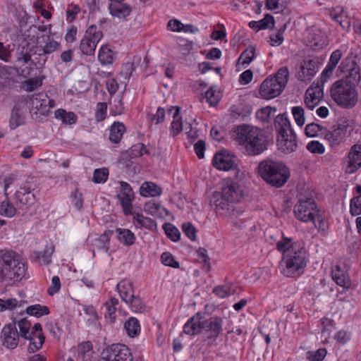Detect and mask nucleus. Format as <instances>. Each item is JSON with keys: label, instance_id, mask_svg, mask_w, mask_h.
<instances>
[{"label": "nucleus", "instance_id": "1", "mask_svg": "<svg viewBox=\"0 0 361 361\" xmlns=\"http://www.w3.org/2000/svg\"><path fill=\"white\" fill-rule=\"evenodd\" d=\"M276 247L279 251L283 252L280 262L281 272L288 277L300 275L307 265V254L303 245L292 243L290 238H284L277 243Z\"/></svg>", "mask_w": 361, "mask_h": 361}, {"label": "nucleus", "instance_id": "2", "mask_svg": "<svg viewBox=\"0 0 361 361\" xmlns=\"http://www.w3.org/2000/svg\"><path fill=\"white\" fill-rule=\"evenodd\" d=\"M222 324L220 317H213L204 319L202 314L197 312L185 324L183 332L191 336L202 334L207 344L212 345L223 331Z\"/></svg>", "mask_w": 361, "mask_h": 361}, {"label": "nucleus", "instance_id": "3", "mask_svg": "<svg viewBox=\"0 0 361 361\" xmlns=\"http://www.w3.org/2000/svg\"><path fill=\"white\" fill-rule=\"evenodd\" d=\"M27 266L22 257L9 250H0V283L10 284L25 277Z\"/></svg>", "mask_w": 361, "mask_h": 361}, {"label": "nucleus", "instance_id": "4", "mask_svg": "<svg viewBox=\"0 0 361 361\" xmlns=\"http://www.w3.org/2000/svg\"><path fill=\"white\" fill-rule=\"evenodd\" d=\"M258 172L264 180L276 188L282 187L290 177L289 169L283 162L269 159L259 163Z\"/></svg>", "mask_w": 361, "mask_h": 361}, {"label": "nucleus", "instance_id": "5", "mask_svg": "<svg viewBox=\"0 0 361 361\" xmlns=\"http://www.w3.org/2000/svg\"><path fill=\"white\" fill-rule=\"evenodd\" d=\"M243 196V190L238 183L228 180L224 183L221 191H216L213 193L210 202L214 207V209H217L221 207V206L227 207L240 202Z\"/></svg>", "mask_w": 361, "mask_h": 361}, {"label": "nucleus", "instance_id": "6", "mask_svg": "<svg viewBox=\"0 0 361 361\" xmlns=\"http://www.w3.org/2000/svg\"><path fill=\"white\" fill-rule=\"evenodd\" d=\"M331 97L338 105L345 108H353L357 102L355 87L343 80H338L332 85Z\"/></svg>", "mask_w": 361, "mask_h": 361}, {"label": "nucleus", "instance_id": "7", "mask_svg": "<svg viewBox=\"0 0 361 361\" xmlns=\"http://www.w3.org/2000/svg\"><path fill=\"white\" fill-rule=\"evenodd\" d=\"M354 129L355 123L353 120L341 118L330 130L325 129L322 135L329 145L334 147L343 142L346 137L350 136Z\"/></svg>", "mask_w": 361, "mask_h": 361}, {"label": "nucleus", "instance_id": "8", "mask_svg": "<svg viewBox=\"0 0 361 361\" xmlns=\"http://www.w3.org/2000/svg\"><path fill=\"white\" fill-rule=\"evenodd\" d=\"M316 209V204L311 197L300 194L294 207V214L298 220L303 222L312 221L314 225H317L315 214L317 210Z\"/></svg>", "mask_w": 361, "mask_h": 361}, {"label": "nucleus", "instance_id": "9", "mask_svg": "<svg viewBox=\"0 0 361 361\" xmlns=\"http://www.w3.org/2000/svg\"><path fill=\"white\" fill-rule=\"evenodd\" d=\"M103 37L102 32L95 25H90L86 30L83 38L81 39L79 48L82 54L93 55L97 44Z\"/></svg>", "mask_w": 361, "mask_h": 361}, {"label": "nucleus", "instance_id": "10", "mask_svg": "<svg viewBox=\"0 0 361 361\" xmlns=\"http://www.w3.org/2000/svg\"><path fill=\"white\" fill-rule=\"evenodd\" d=\"M102 361H133L130 349L125 345L116 343L103 350Z\"/></svg>", "mask_w": 361, "mask_h": 361}, {"label": "nucleus", "instance_id": "11", "mask_svg": "<svg viewBox=\"0 0 361 361\" xmlns=\"http://www.w3.org/2000/svg\"><path fill=\"white\" fill-rule=\"evenodd\" d=\"M216 212L228 218V223L236 228L241 229L245 227L244 225V210L235 204L222 207L215 209Z\"/></svg>", "mask_w": 361, "mask_h": 361}, {"label": "nucleus", "instance_id": "12", "mask_svg": "<svg viewBox=\"0 0 361 361\" xmlns=\"http://www.w3.org/2000/svg\"><path fill=\"white\" fill-rule=\"evenodd\" d=\"M339 68L345 74V78L341 80H345L348 84L356 87L360 81L361 74L360 67L357 65L355 61L352 57H347L342 61Z\"/></svg>", "mask_w": 361, "mask_h": 361}, {"label": "nucleus", "instance_id": "13", "mask_svg": "<svg viewBox=\"0 0 361 361\" xmlns=\"http://www.w3.org/2000/svg\"><path fill=\"white\" fill-rule=\"evenodd\" d=\"M30 104L32 109H35L40 114H45L51 108L54 107L55 101L49 98L44 92L34 94L30 97Z\"/></svg>", "mask_w": 361, "mask_h": 361}, {"label": "nucleus", "instance_id": "14", "mask_svg": "<svg viewBox=\"0 0 361 361\" xmlns=\"http://www.w3.org/2000/svg\"><path fill=\"white\" fill-rule=\"evenodd\" d=\"M244 148L250 156L260 154L267 149V140L259 128L255 133L254 139H251Z\"/></svg>", "mask_w": 361, "mask_h": 361}, {"label": "nucleus", "instance_id": "15", "mask_svg": "<svg viewBox=\"0 0 361 361\" xmlns=\"http://www.w3.org/2000/svg\"><path fill=\"white\" fill-rule=\"evenodd\" d=\"M121 191L117 197L121 202L123 211L126 215L133 214L132 202L134 199V193L130 185L124 181L120 182Z\"/></svg>", "mask_w": 361, "mask_h": 361}, {"label": "nucleus", "instance_id": "16", "mask_svg": "<svg viewBox=\"0 0 361 361\" xmlns=\"http://www.w3.org/2000/svg\"><path fill=\"white\" fill-rule=\"evenodd\" d=\"M319 69L317 59H305L301 62L300 71L297 73V78L303 82L310 81Z\"/></svg>", "mask_w": 361, "mask_h": 361}, {"label": "nucleus", "instance_id": "17", "mask_svg": "<svg viewBox=\"0 0 361 361\" xmlns=\"http://www.w3.org/2000/svg\"><path fill=\"white\" fill-rule=\"evenodd\" d=\"M258 128L243 124L236 127L233 133L232 137L239 145L245 147L247 143L251 140L254 139V135L256 133Z\"/></svg>", "mask_w": 361, "mask_h": 361}, {"label": "nucleus", "instance_id": "18", "mask_svg": "<svg viewBox=\"0 0 361 361\" xmlns=\"http://www.w3.org/2000/svg\"><path fill=\"white\" fill-rule=\"evenodd\" d=\"M283 87L271 77L267 78L262 83L259 88V94L266 99H270L279 96Z\"/></svg>", "mask_w": 361, "mask_h": 361}, {"label": "nucleus", "instance_id": "19", "mask_svg": "<svg viewBox=\"0 0 361 361\" xmlns=\"http://www.w3.org/2000/svg\"><path fill=\"white\" fill-rule=\"evenodd\" d=\"M39 55H49L61 49V44L49 35H43L37 40Z\"/></svg>", "mask_w": 361, "mask_h": 361}, {"label": "nucleus", "instance_id": "20", "mask_svg": "<svg viewBox=\"0 0 361 361\" xmlns=\"http://www.w3.org/2000/svg\"><path fill=\"white\" fill-rule=\"evenodd\" d=\"M212 164L216 169L224 171L231 170L236 166L235 157L226 151L216 153Z\"/></svg>", "mask_w": 361, "mask_h": 361}, {"label": "nucleus", "instance_id": "21", "mask_svg": "<svg viewBox=\"0 0 361 361\" xmlns=\"http://www.w3.org/2000/svg\"><path fill=\"white\" fill-rule=\"evenodd\" d=\"M4 345L11 349H14L18 344L19 334L17 331L16 322H13L4 326L1 331Z\"/></svg>", "mask_w": 361, "mask_h": 361}, {"label": "nucleus", "instance_id": "22", "mask_svg": "<svg viewBox=\"0 0 361 361\" xmlns=\"http://www.w3.org/2000/svg\"><path fill=\"white\" fill-rule=\"evenodd\" d=\"M279 149L284 154H290L298 149V142L296 140V135L295 133L290 134H282L278 136Z\"/></svg>", "mask_w": 361, "mask_h": 361}, {"label": "nucleus", "instance_id": "23", "mask_svg": "<svg viewBox=\"0 0 361 361\" xmlns=\"http://www.w3.org/2000/svg\"><path fill=\"white\" fill-rule=\"evenodd\" d=\"M348 172L355 173L361 167V145H354L348 153Z\"/></svg>", "mask_w": 361, "mask_h": 361}, {"label": "nucleus", "instance_id": "24", "mask_svg": "<svg viewBox=\"0 0 361 361\" xmlns=\"http://www.w3.org/2000/svg\"><path fill=\"white\" fill-rule=\"evenodd\" d=\"M323 96V89L312 84L311 87L307 89L305 93V102L306 106L312 110L319 103V99Z\"/></svg>", "mask_w": 361, "mask_h": 361}, {"label": "nucleus", "instance_id": "25", "mask_svg": "<svg viewBox=\"0 0 361 361\" xmlns=\"http://www.w3.org/2000/svg\"><path fill=\"white\" fill-rule=\"evenodd\" d=\"M121 1H112L109 6V8L112 16L119 19H124L130 15L132 8L129 5L123 4Z\"/></svg>", "mask_w": 361, "mask_h": 361}, {"label": "nucleus", "instance_id": "26", "mask_svg": "<svg viewBox=\"0 0 361 361\" xmlns=\"http://www.w3.org/2000/svg\"><path fill=\"white\" fill-rule=\"evenodd\" d=\"M309 34L310 35L311 46L314 50L322 49L327 45L326 35L319 29L312 27Z\"/></svg>", "mask_w": 361, "mask_h": 361}, {"label": "nucleus", "instance_id": "27", "mask_svg": "<svg viewBox=\"0 0 361 361\" xmlns=\"http://www.w3.org/2000/svg\"><path fill=\"white\" fill-rule=\"evenodd\" d=\"M16 195L19 201L24 204H33L36 200L34 188H32L27 183L20 188Z\"/></svg>", "mask_w": 361, "mask_h": 361}, {"label": "nucleus", "instance_id": "28", "mask_svg": "<svg viewBox=\"0 0 361 361\" xmlns=\"http://www.w3.org/2000/svg\"><path fill=\"white\" fill-rule=\"evenodd\" d=\"M274 126L278 132V136H281L282 134L286 135L294 133L291 128L290 121L285 114H279L276 117Z\"/></svg>", "mask_w": 361, "mask_h": 361}, {"label": "nucleus", "instance_id": "29", "mask_svg": "<svg viewBox=\"0 0 361 361\" xmlns=\"http://www.w3.org/2000/svg\"><path fill=\"white\" fill-rule=\"evenodd\" d=\"M133 224L137 228H146L154 230L157 228L156 222L149 217L144 216L142 214L133 213Z\"/></svg>", "mask_w": 361, "mask_h": 361}, {"label": "nucleus", "instance_id": "30", "mask_svg": "<svg viewBox=\"0 0 361 361\" xmlns=\"http://www.w3.org/2000/svg\"><path fill=\"white\" fill-rule=\"evenodd\" d=\"M332 278L336 284L340 286L349 288L351 285L350 277L340 265H336L335 269L332 270Z\"/></svg>", "mask_w": 361, "mask_h": 361}, {"label": "nucleus", "instance_id": "31", "mask_svg": "<svg viewBox=\"0 0 361 361\" xmlns=\"http://www.w3.org/2000/svg\"><path fill=\"white\" fill-rule=\"evenodd\" d=\"M116 289L121 298L125 302L129 301L131 295H134L133 283L128 279H123L120 281L116 286Z\"/></svg>", "mask_w": 361, "mask_h": 361}, {"label": "nucleus", "instance_id": "32", "mask_svg": "<svg viewBox=\"0 0 361 361\" xmlns=\"http://www.w3.org/2000/svg\"><path fill=\"white\" fill-rule=\"evenodd\" d=\"M173 112V121L171 126V134L173 137L176 136L183 129V123L180 116V108L171 106L169 109V113Z\"/></svg>", "mask_w": 361, "mask_h": 361}, {"label": "nucleus", "instance_id": "33", "mask_svg": "<svg viewBox=\"0 0 361 361\" xmlns=\"http://www.w3.org/2000/svg\"><path fill=\"white\" fill-rule=\"evenodd\" d=\"M116 233L118 240L124 245L130 246L135 243V235L130 230L118 228L116 229Z\"/></svg>", "mask_w": 361, "mask_h": 361}, {"label": "nucleus", "instance_id": "34", "mask_svg": "<svg viewBox=\"0 0 361 361\" xmlns=\"http://www.w3.org/2000/svg\"><path fill=\"white\" fill-rule=\"evenodd\" d=\"M161 188L152 182H145L140 187V195L145 197H156L161 194Z\"/></svg>", "mask_w": 361, "mask_h": 361}, {"label": "nucleus", "instance_id": "35", "mask_svg": "<svg viewBox=\"0 0 361 361\" xmlns=\"http://www.w3.org/2000/svg\"><path fill=\"white\" fill-rule=\"evenodd\" d=\"M25 117L19 105H15L12 109L9 121L11 129H16L17 127L24 123Z\"/></svg>", "mask_w": 361, "mask_h": 361}, {"label": "nucleus", "instance_id": "36", "mask_svg": "<svg viewBox=\"0 0 361 361\" xmlns=\"http://www.w3.org/2000/svg\"><path fill=\"white\" fill-rule=\"evenodd\" d=\"M126 130L125 126L122 123H114L111 127L109 140L114 143H118Z\"/></svg>", "mask_w": 361, "mask_h": 361}, {"label": "nucleus", "instance_id": "37", "mask_svg": "<svg viewBox=\"0 0 361 361\" xmlns=\"http://www.w3.org/2000/svg\"><path fill=\"white\" fill-rule=\"evenodd\" d=\"M124 329L130 337H135L140 332V324L138 319L135 317H130L124 323Z\"/></svg>", "mask_w": 361, "mask_h": 361}, {"label": "nucleus", "instance_id": "38", "mask_svg": "<svg viewBox=\"0 0 361 361\" xmlns=\"http://www.w3.org/2000/svg\"><path fill=\"white\" fill-rule=\"evenodd\" d=\"M26 339L30 340V345L27 348L28 353H34L42 347V345L44 343L45 337L44 336L43 334H39L36 335L30 334V337Z\"/></svg>", "mask_w": 361, "mask_h": 361}, {"label": "nucleus", "instance_id": "39", "mask_svg": "<svg viewBox=\"0 0 361 361\" xmlns=\"http://www.w3.org/2000/svg\"><path fill=\"white\" fill-rule=\"evenodd\" d=\"M118 305V300L112 298L109 302H106L104 305L105 308V317L109 320L110 322L113 323L116 319V312L117 310V305Z\"/></svg>", "mask_w": 361, "mask_h": 361}, {"label": "nucleus", "instance_id": "40", "mask_svg": "<svg viewBox=\"0 0 361 361\" xmlns=\"http://www.w3.org/2000/svg\"><path fill=\"white\" fill-rule=\"evenodd\" d=\"M55 117L66 125H73L77 121V116L73 112H67L63 109H59L55 111Z\"/></svg>", "mask_w": 361, "mask_h": 361}, {"label": "nucleus", "instance_id": "41", "mask_svg": "<svg viewBox=\"0 0 361 361\" xmlns=\"http://www.w3.org/2000/svg\"><path fill=\"white\" fill-rule=\"evenodd\" d=\"M54 252L52 246L46 247L43 251H35V257L44 264H49L51 259V255Z\"/></svg>", "mask_w": 361, "mask_h": 361}, {"label": "nucleus", "instance_id": "42", "mask_svg": "<svg viewBox=\"0 0 361 361\" xmlns=\"http://www.w3.org/2000/svg\"><path fill=\"white\" fill-rule=\"evenodd\" d=\"M98 59L102 65L112 63L114 61L112 51L107 47H102L99 51Z\"/></svg>", "mask_w": 361, "mask_h": 361}, {"label": "nucleus", "instance_id": "43", "mask_svg": "<svg viewBox=\"0 0 361 361\" xmlns=\"http://www.w3.org/2000/svg\"><path fill=\"white\" fill-rule=\"evenodd\" d=\"M26 312L30 315L39 317L43 315L49 314V310L47 306L37 304L27 307L26 309Z\"/></svg>", "mask_w": 361, "mask_h": 361}, {"label": "nucleus", "instance_id": "44", "mask_svg": "<svg viewBox=\"0 0 361 361\" xmlns=\"http://www.w3.org/2000/svg\"><path fill=\"white\" fill-rule=\"evenodd\" d=\"M256 49L253 46H250L244 50L240 54L238 61H241L242 65H248L254 59L255 56Z\"/></svg>", "mask_w": 361, "mask_h": 361}, {"label": "nucleus", "instance_id": "45", "mask_svg": "<svg viewBox=\"0 0 361 361\" xmlns=\"http://www.w3.org/2000/svg\"><path fill=\"white\" fill-rule=\"evenodd\" d=\"M334 67L326 65V68L322 71L320 78L313 82V84L318 85L319 87L324 88V84L329 79L333 73Z\"/></svg>", "mask_w": 361, "mask_h": 361}, {"label": "nucleus", "instance_id": "46", "mask_svg": "<svg viewBox=\"0 0 361 361\" xmlns=\"http://www.w3.org/2000/svg\"><path fill=\"white\" fill-rule=\"evenodd\" d=\"M289 77L288 68L286 66L281 68L274 77H271L274 80H276L279 85H281L282 87H285Z\"/></svg>", "mask_w": 361, "mask_h": 361}, {"label": "nucleus", "instance_id": "47", "mask_svg": "<svg viewBox=\"0 0 361 361\" xmlns=\"http://www.w3.org/2000/svg\"><path fill=\"white\" fill-rule=\"evenodd\" d=\"M163 228L166 235L173 241L176 242L180 239V233L178 228L170 223H165Z\"/></svg>", "mask_w": 361, "mask_h": 361}, {"label": "nucleus", "instance_id": "48", "mask_svg": "<svg viewBox=\"0 0 361 361\" xmlns=\"http://www.w3.org/2000/svg\"><path fill=\"white\" fill-rule=\"evenodd\" d=\"M126 303L128 304L135 312H141L145 309V305L141 298L134 295H131L129 301H126Z\"/></svg>", "mask_w": 361, "mask_h": 361}, {"label": "nucleus", "instance_id": "49", "mask_svg": "<svg viewBox=\"0 0 361 361\" xmlns=\"http://www.w3.org/2000/svg\"><path fill=\"white\" fill-rule=\"evenodd\" d=\"M16 208L8 200L3 201L0 204V214L6 217H13L16 214Z\"/></svg>", "mask_w": 361, "mask_h": 361}, {"label": "nucleus", "instance_id": "50", "mask_svg": "<svg viewBox=\"0 0 361 361\" xmlns=\"http://www.w3.org/2000/svg\"><path fill=\"white\" fill-rule=\"evenodd\" d=\"M292 114L295 119V123L299 126H302L305 122V111L301 106H293L292 108Z\"/></svg>", "mask_w": 361, "mask_h": 361}, {"label": "nucleus", "instance_id": "51", "mask_svg": "<svg viewBox=\"0 0 361 361\" xmlns=\"http://www.w3.org/2000/svg\"><path fill=\"white\" fill-rule=\"evenodd\" d=\"M109 176V171L106 168L97 169L94 171L92 180L96 183H104Z\"/></svg>", "mask_w": 361, "mask_h": 361}, {"label": "nucleus", "instance_id": "52", "mask_svg": "<svg viewBox=\"0 0 361 361\" xmlns=\"http://www.w3.org/2000/svg\"><path fill=\"white\" fill-rule=\"evenodd\" d=\"M276 111V109L275 108L267 106L259 110L257 112L256 116L259 120L263 122H268L270 119L271 114H274Z\"/></svg>", "mask_w": 361, "mask_h": 361}, {"label": "nucleus", "instance_id": "53", "mask_svg": "<svg viewBox=\"0 0 361 361\" xmlns=\"http://www.w3.org/2000/svg\"><path fill=\"white\" fill-rule=\"evenodd\" d=\"M18 326L20 329V334L22 337L27 338L30 335V326L31 324L27 321V319L23 318L18 321Z\"/></svg>", "mask_w": 361, "mask_h": 361}, {"label": "nucleus", "instance_id": "54", "mask_svg": "<svg viewBox=\"0 0 361 361\" xmlns=\"http://www.w3.org/2000/svg\"><path fill=\"white\" fill-rule=\"evenodd\" d=\"M258 23L259 30L272 29L275 25L274 18L269 13H267L263 19L258 20Z\"/></svg>", "mask_w": 361, "mask_h": 361}, {"label": "nucleus", "instance_id": "55", "mask_svg": "<svg viewBox=\"0 0 361 361\" xmlns=\"http://www.w3.org/2000/svg\"><path fill=\"white\" fill-rule=\"evenodd\" d=\"M325 128L322 127L320 125L312 123L307 124L305 127V135L307 137H315L318 135L319 132H324Z\"/></svg>", "mask_w": 361, "mask_h": 361}, {"label": "nucleus", "instance_id": "56", "mask_svg": "<svg viewBox=\"0 0 361 361\" xmlns=\"http://www.w3.org/2000/svg\"><path fill=\"white\" fill-rule=\"evenodd\" d=\"M182 230L185 235L191 240H196L197 235V229L190 222H185L182 225Z\"/></svg>", "mask_w": 361, "mask_h": 361}, {"label": "nucleus", "instance_id": "57", "mask_svg": "<svg viewBox=\"0 0 361 361\" xmlns=\"http://www.w3.org/2000/svg\"><path fill=\"white\" fill-rule=\"evenodd\" d=\"M350 212L353 216L361 214V194L351 200Z\"/></svg>", "mask_w": 361, "mask_h": 361}, {"label": "nucleus", "instance_id": "58", "mask_svg": "<svg viewBox=\"0 0 361 361\" xmlns=\"http://www.w3.org/2000/svg\"><path fill=\"white\" fill-rule=\"evenodd\" d=\"M162 263L166 266H169L173 268H178L179 263L177 262L173 255L169 252H164L161 256Z\"/></svg>", "mask_w": 361, "mask_h": 361}, {"label": "nucleus", "instance_id": "59", "mask_svg": "<svg viewBox=\"0 0 361 361\" xmlns=\"http://www.w3.org/2000/svg\"><path fill=\"white\" fill-rule=\"evenodd\" d=\"M111 111L114 115H120L123 113L124 105L121 96H118L114 99Z\"/></svg>", "mask_w": 361, "mask_h": 361}, {"label": "nucleus", "instance_id": "60", "mask_svg": "<svg viewBox=\"0 0 361 361\" xmlns=\"http://www.w3.org/2000/svg\"><path fill=\"white\" fill-rule=\"evenodd\" d=\"M135 70L134 64L132 62H127L124 63L120 71V75L125 80H128Z\"/></svg>", "mask_w": 361, "mask_h": 361}, {"label": "nucleus", "instance_id": "61", "mask_svg": "<svg viewBox=\"0 0 361 361\" xmlns=\"http://www.w3.org/2000/svg\"><path fill=\"white\" fill-rule=\"evenodd\" d=\"M307 149L312 153L322 154L324 152V145L318 141H311L307 145Z\"/></svg>", "mask_w": 361, "mask_h": 361}, {"label": "nucleus", "instance_id": "62", "mask_svg": "<svg viewBox=\"0 0 361 361\" xmlns=\"http://www.w3.org/2000/svg\"><path fill=\"white\" fill-rule=\"evenodd\" d=\"M107 105L104 102H99L97 105V112L95 117L97 121H102L105 118L106 114Z\"/></svg>", "mask_w": 361, "mask_h": 361}, {"label": "nucleus", "instance_id": "63", "mask_svg": "<svg viewBox=\"0 0 361 361\" xmlns=\"http://www.w3.org/2000/svg\"><path fill=\"white\" fill-rule=\"evenodd\" d=\"M61 288V283L60 279L58 276H53L51 279V285L48 288V293L50 295H53L54 294L56 293L59 291Z\"/></svg>", "mask_w": 361, "mask_h": 361}, {"label": "nucleus", "instance_id": "64", "mask_svg": "<svg viewBox=\"0 0 361 361\" xmlns=\"http://www.w3.org/2000/svg\"><path fill=\"white\" fill-rule=\"evenodd\" d=\"M342 55H343V53H342L341 50L336 49L331 54L329 61L327 64L336 68V66L338 65L339 61L341 60Z\"/></svg>", "mask_w": 361, "mask_h": 361}]
</instances>
